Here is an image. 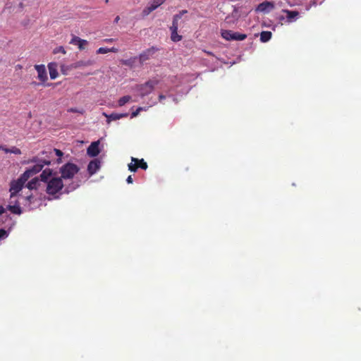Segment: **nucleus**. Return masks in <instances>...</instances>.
<instances>
[{
  "instance_id": "obj_1",
  "label": "nucleus",
  "mask_w": 361,
  "mask_h": 361,
  "mask_svg": "<svg viewBox=\"0 0 361 361\" xmlns=\"http://www.w3.org/2000/svg\"><path fill=\"white\" fill-rule=\"evenodd\" d=\"M28 163H35V164L28 169V170L31 172V173L34 176L38 172H40L44 166L50 165L51 160L50 157L48 156V158H45L44 156L42 155V152L37 157H34L31 160L28 161Z\"/></svg>"
},
{
  "instance_id": "obj_2",
  "label": "nucleus",
  "mask_w": 361,
  "mask_h": 361,
  "mask_svg": "<svg viewBox=\"0 0 361 361\" xmlns=\"http://www.w3.org/2000/svg\"><path fill=\"white\" fill-rule=\"evenodd\" d=\"M80 168L75 164L66 163L59 169L61 178L63 180L72 179L78 173Z\"/></svg>"
},
{
  "instance_id": "obj_3",
  "label": "nucleus",
  "mask_w": 361,
  "mask_h": 361,
  "mask_svg": "<svg viewBox=\"0 0 361 361\" xmlns=\"http://www.w3.org/2000/svg\"><path fill=\"white\" fill-rule=\"evenodd\" d=\"M63 188L64 185L60 177H52L49 179V181L47 183V192L49 195H56Z\"/></svg>"
},
{
  "instance_id": "obj_4",
  "label": "nucleus",
  "mask_w": 361,
  "mask_h": 361,
  "mask_svg": "<svg viewBox=\"0 0 361 361\" xmlns=\"http://www.w3.org/2000/svg\"><path fill=\"white\" fill-rule=\"evenodd\" d=\"M159 83V80L157 78H152L146 82L137 86V90L139 92L142 97L152 93L154 90V87Z\"/></svg>"
},
{
  "instance_id": "obj_5",
  "label": "nucleus",
  "mask_w": 361,
  "mask_h": 361,
  "mask_svg": "<svg viewBox=\"0 0 361 361\" xmlns=\"http://www.w3.org/2000/svg\"><path fill=\"white\" fill-rule=\"evenodd\" d=\"M221 36L224 39H225L228 41H231V40L243 41L247 38V35L245 34L234 32L231 30L222 31Z\"/></svg>"
},
{
  "instance_id": "obj_6",
  "label": "nucleus",
  "mask_w": 361,
  "mask_h": 361,
  "mask_svg": "<svg viewBox=\"0 0 361 361\" xmlns=\"http://www.w3.org/2000/svg\"><path fill=\"white\" fill-rule=\"evenodd\" d=\"M159 50L158 48L155 47H152L151 48L147 49L142 53H141L139 56V60L140 63L143 64L147 61L149 60V59H152L153 55Z\"/></svg>"
},
{
  "instance_id": "obj_7",
  "label": "nucleus",
  "mask_w": 361,
  "mask_h": 361,
  "mask_svg": "<svg viewBox=\"0 0 361 361\" xmlns=\"http://www.w3.org/2000/svg\"><path fill=\"white\" fill-rule=\"evenodd\" d=\"M24 184L19 179L13 180L11 183V199L14 197L23 188Z\"/></svg>"
},
{
  "instance_id": "obj_8",
  "label": "nucleus",
  "mask_w": 361,
  "mask_h": 361,
  "mask_svg": "<svg viewBox=\"0 0 361 361\" xmlns=\"http://www.w3.org/2000/svg\"><path fill=\"white\" fill-rule=\"evenodd\" d=\"M69 43L71 44L78 46L80 51L85 49L86 47L88 45V42L87 40L80 39L77 36H73Z\"/></svg>"
},
{
  "instance_id": "obj_9",
  "label": "nucleus",
  "mask_w": 361,
  "mask_h": 361,
  "mask_svg": "<svg viewBox=\"0 0 361 361\" xmlns=\"http://www.w3.org/2000/svg\"><path fill=\"white\" fill-rule=\"evenodd\" d=\"M101 167V162L99 159H94L90 161L87 165V172L90 176L96 173Z\"/></svg>"
},
{
  "instance_id": "obj_10",
  "label": "nucleus",
  "mask_w": 361,
  "mask_h": 361,
  "mask_svg": "<svg viewBox=\"0 0 361 361\" xmlns=\"http://www.w3.org/2000/svg\"><path fill=\"white\" fill-rule=\"evenodd\" d=\"M35 68L38 73V80L42 81V83L46 82L47 81V71L44 65H35Z\"/></svg>"
},
{
  "instance_id": "obj_11",
  "label": "nucleus",
  "mask_w": 361,
  "mask_h": 361,
  "mask_svg": "<svg viewBox=\"0 0 361 361\" xmlns=\"http://www.w3.org/2000/svg\"><path fill=\"white\" fill-rule=\"evenodd\" d=\"M99 141L92 142L87 149V155L90 156V157H97L100 152L99 149Z\"/></svg>"
},
{
  "instance_id": "obj_12",
  "label": "nucleus",
  "mask_w": 361,
  "mask_h": 361,
  "mask_svg": "<svg viewBox=\"0 0 361 361\" xmlns=\"http://www.w3.org/2000/svg\"><path fill=\"white\" fill-rule=\"evenodd\" d=\"M53 153H54L55 155L59 157L56 162L58 164L61 163V157L63 156V152L59 149H54L52 151H50V152L44 151V152H42V156H44L45 158H47V157L49 156V159H50L51 157H52Z\"/></svg>"
},
{
  "instance_id": "obj_13",
  "label": "nucleus",
  "mask_w": 361,
  "mask_h": 361,
  "mask_svg": "<svg viewBox=\"0 0 361 361\" xmlns=\"http://www.w3.org/2000/svg\"><path fill=\"white\" fill-rule=\"evenodd\" d=\"M274 8V4L273 2L269 1H265L259 4L257 9L260 12H266V11H269V9H273Z\"/></svg>"
},
{
  "instance_id": "obj_14",
  "label": "nucleus",
  "mask_w": 361,
  "mask_h": 361,
  "mask_svg": "<svg viewBox=\"0 0 361 361\" xmlns=\"http://www.w3.org/2000/svg\"><path fill=\"white\" fill-rule=\"evenodd\" d=\"M48 70H49V77L51 79H55L58 76L57 64L51 62L48 64Z\"/></svg>"
},
{
  "instance_id": "obj_15",
  "label": "nucleus",
  "mask_w": 361,
  "mask_h": 361,
  "mask_svg": "<svg viewBox=\"0 0 361 361\" xmlns=\"http://www.w3.org/2000/svg\"><path fill=\"white\" fill-rule=\"evenodd\" d=\"M52 176V170L50 169H47L41 173L39 175V178H41V181L44 183H47L50 178H51Z\"/></svg>"
},
{
  "instance_id": "obj_16",
  "label": "nucleus",
  "mask_w": 361,
  "mask_h": 361,
  "mask_svg": "<svg viewBox=\"0 0 361 361\" xmlns=\"http://www.w3.org/2000/svg\"><path fill=\"white\" fill-rule=\"evenodd\" d=\"M105 116L108 118V122H110V121H117V119H119L123 117H126L128 116V113L125 114H117V113H112L109 115H107L106 114H104Z\"/></svg>"
},
{
  "instance_id": "obj_17",
  "label": "nucleus",
  "mask_w": 361,
  "mask_h": 361,
  "mask_svg": "<svg viewBox=\"0 0 361 361\" xmlns=\"http://www.w3.org/2000/svg\"><path fill=\"white\" fill-rule=\"evenodd\" d=\"M94 63L93 60H87V61H78L73 63V67L74 68H78L83 66H90Z\"/></svg>"
},
{
  "instance_id": "obj_18",
  "label": "nucleus",
  "mask_w": 361,
  "mask_h": 361,
  "mask_svg": "<svg viewBox=\"0 0 361 361\" xmlns=\"http://www.w3.org/2000/svg\"><path fill=\"white\" fill-rule=\"evenodd\" d=\"M283 12L286 14V20L288 23H292L295 17L299 15L298 11H290V10H283Z\"/></svg>"
},
{
  "instance_id": "obj_19",
  "label": "nucleus",
  "mask_w": 361,
  "mask_h": 361,
  "mask_svg": "<svg viewBox=\"0 0 361 361\" xmlns=\"http://www.w3.org/2000/svg\"><path fill=\"white\" fill-rule=\"evenodd\" d=\"M132 161L137 164L138 169L140 168L144 170H147L148 168L147 163L143 159H138L137 158L132 157Z\"/></svg>"
},
{
  "instance_id": "obj_20",
  "label": "nucleus",
  "mask_w": 361,
  "mask_h": 361,
  "mask_svg": "<svg viewBox=\"0 0 361 361\" xmlns=\"http://www.w3.org/2000/svg\"><path fill=\"white\" fill-rule=\"evenodd\" d=\"M8 209L13 214H20L22 213V209L19 204H15L13 205L9 204Z\"/></svg>"
},
{
  "instance_id": "obj_21",
  "label": "nucleus",
  "mask_w": 361,
  "mask_h": 361,
  "mask_svg": "<svg viewBox=\"0 0 361 361\" xmlns=\"http://www.w3.org/2000/svg\"><path fill=\"white\" fill-rule=\"evenodd\" d=\"M271 39V32L262 31L260 35L261 42L266 43Z\"/></svg>"
},
{
  "instance_id": "obj_22",
  "label": "nucleus",
  "mask_w": 361,
  "mask_h": 361,
  "mask_svg": "<svg viewBox=\"0 0 361 361\" xmlns=\"http://www.w3.org/2000/svg\"><path fill=\"white\" fill-rule=\"evenodd\" d=\"M171 31V40L173 42H178L182 39V36L178 35V30H170Z\"/></svg>"
},
{
  "instance_id": "obj_23",
  "label": "nucleus",
  "mask_w": 361,
  "mask_h": 361,
  "mask_svg": "<svg viewBox=\"0 0 361 361\" xmlns=\"http://www.w3.org/2000/svg\"><path fill=\"white\" fill-rule=\"evenodd\" d=\"M33 175L31 173V172L27 169L18 178L23 184H25L28 179L32 176Z\"/></svg>"
},
{
  "instance_id": "obj_24",
  "label": "nucleus",
  "mask_w": 361,
  "mask_h": 361,
  "mask_svg": "<svg viewBox=\"0 0 361 361\" xmlns=\"http://www.w3.org/2000/svg\"><path fill=\"white\" fill-rule=\"evenodd\" d=\"M180 19V14H175L173 17L172 25L170 27V30H178V21Z\"/></svg>"
},
{
  "instance_id": "obj_25",
  "label": "nucleus",
  "mask_w": 361,
  "mask_h": 361,
  "mask_svg": "<svg viewBox=\"0 0 361 361\" xmlns=\"http://www.w3.org/2000/svg\"><path fill=\"white\" fill-rule=\"evenodd\" d=\"M166 0H152L151 1L149 6L154 11L158 6L164 3Z\"/></svg>"
},
{
  "instance_id": "obj_26",
  "label": "nucleus",
  "mask_w": 361,
  "mask_h": 361,
  "mask_svg": "<svg viewBox=\"0 0 361 361\" xmlns=\"http://www.w3.org/2000/svg\"><path fill=\"white\" fill-rule=\"evenodd\" d=\"M130 100H131V96H130V95L123 96L118 99V105L122 106L124 104H126L127 102H130Z\"/></svg>"
},
{
  "instance_id": "obj_27",
  "label": "nucleus",
  "mask_w": 361,
  "mask_h": 361,
  "mask_svg": "<svg viewBox=\"0 0 361 361\" xmlns=\"http://www.w3.org/2000/svg\"><path fill=\"white\" fill-rule=\"evenodd\" d=\"M38 178H34L27 183V187L30 190L36 189L38 185Z\"/></svg>"
},
{
  "instance_id": "obj_28",
  "label": "nucleus",
  "mask_w": 361,
  "mask_h": 361,
  "mask_svg": "<svg viewBox=\"0 0 361 361\" xmlns=\"http://www.w3.org/2000/svg\"><path fill=\"white\" fill-rule=\"evenodd\" d=\"M135 59H136V58H132L130 59L123 60V61H122V63L123 65L132 67L133 66V63H134Z\"/></svg>"
},
{
  "instance_id": "obj_29",
  "label": "nucleus",
  "mask_w": 361,
  "mask_h": 361,
  "mask_svg": "<svg viewBox=\"0 0 361 361\" xmlns=\"http://www.w3.org/2000/svg\"><path fill=\"white\" fill-rule=\"evenodd\" d=\"M152 11H154V9L152 8V6L149 5L147 6V7H145L144 8V10L142 11V15L143 16H148L149 15V13Z\"/></svg>"
},
{
  "instance_id": "obj_30",
  "label": "nucleus",
  "mask_w": 361,
  "mask_h": 361,
  "mask_svg": "<svg viewBox=\"0 0 361 361\" xmlns=\"http://www.w3.org/2000/svg\"><path fill=\"white\" fill-rule=\"evenodd\" d=\"M128 169L132 172H136L138 169V166H137L136 163L132 161L130 164H128Z\"/></svg>"
},
{
  "instance_id": "obj_31",
  "label": "nucleus",
  "mask_w": 361,
  "mask_h": 361,
  "mask_svg": "<svg viewBox=\"0 0 361 361\" xmlns=\"http://www.w3.org/2000/svg\"><path fill=\"white\" fill-rule=\"evenodd\" d=\"M76 187H77V185H66L64 188L63 192L68 193V192L74 190L76 188Z\"/></svg>"
},
{
  "instance_id": "obj_32",
  "label": "nucleus",
  "mask_w": 361,
  "mask_h": 361,
  "mask_svg": "<svg viewBox=\"0 0 361 361\" xmlns=\"http://www.w3.org/2000/svg\"><path fill=\"white\" fill-rule=\"evenodd\" d=\"M109 52V49L106 47H100L97 50V54H104Z\"/></svg>"
},
{
  "instance_id": "obj_33",
  "label": "nucleus",
  "mask_w": 361,
  "mask_h": 361,
  "mask_svg": "<svg viewBox=\"0 0 361 361\" xmlns=\"http://www.w3.org/2000/svg\"><path fill=\"white\" fill-rule=\"evenodd\" d=\"M53 53L54 54L61 53L63 54H66V51H65V49H64V48L63 47H56V49H54Z\"/></svg>"
},
{
  "instance_id": "obj_34",
  "label": "nucleus",
  "mask_w": 361,
  "mask_h": 361,
  "mask_svg": "<svg viewBox=\"0 0 361 361\" xmlns=\"http://www.w3.org/2000/svg\"><path fill=\"white\" fill-rule=\"evenodd\" d=\"M68 111L69 112H73V113H80L82 114L84 113V110L82 109H77V108H70L68 109Z\"/></svg>"
},
{
  "instance_id": "obj_35",
  "label": "nucleus",
  "mask_w": 361,
  "mask_h": 361,
  "mask_svg": "<svg viewBox=\"0 0 361 361\" xmlns=\"http://www.w3.org/2000/svg\"><path fill=\"white\" fill-rule=\"evenodd\" d=\"M10 153L14 154H21V150L16 147H13L11 149Z\"/></svg>"
},
{
  "instance_id": "obj_36",
  "label": "nucleus",
  "mask_w": 361,
  "mask_h": 361,
  "mask_svg": "<svg viewBox=\"0 0 361 361\" xmlns=\"http://www.w3.org/2000/svg\"><path fill=\"white\" fill-rule=\"evenodd\" d=\"M8 236V233L4 228H0V239H4Z\"/></svg>"
},
{
  "instance_id": "obj_37",
  "label": "nucleus",
  "mask_w": 361,
  "mask_h": 361,
  "mask_svg": "<svg viewBox=\"0 0 361 361\" xmlns=\"http://www.w3.org/2000/svg\"><path fill=\"white\" fill-rule=\"evenodd\" d=\"M143 109L142 107H138L135 111H133L132 114H131V117L133 118V117H135L137 116L139 113Z\"/></svg>"
},
{
  "instance_id": "obj_38",
  "label": "nucleus",
  "mask_w": 361,
  "mask_h": 361,
  "mask_svg": "<svg viewBox=\"0 0 361 361\" xmlns=\"http://www.w3.org/2000/svg\"><path fill=\"white\" fill-rule=\"evenodd\" d=\"M0 149L3 150L6 153H10V150H11V149L6 148V147L2 146V145H0Z\"/></svg>"
},
{
  "instance_id": "obj_39",
  "label": "nucleus",
  "mask_w": 361,
  "mask_h": 361,
  "mask_svg": "<svg viewBox=\"0 0 361 361\" xmlns=\"http://www.w3.org/2000/svg\"><path fill=\"white\" fill-rule=\"evenodd\" d=\"M126 181H127V183H133V179L132 176H129L127 178Z\"/></svg>"
},
{
  "instance_id": "obj_40",
  "label": "nucleus",
  "mask_w": 361,
  "mask_h": 361,
  "mask_svg": "<svg viewBox=\"0 0 361 361\" xmlns=\"http://www.w3.org/2000/svg\"><path fill=\"white\" fill-rule=\"evenodd\" d=\"M109 52L116 53V52H118V49L116 47H112V48L109 49Z\"/></svg>"
},
{
  "instance_id": "obj_41",
  "label": "nucleus",
  "mask_w": 361,
  "mask_h": 361,
  "mask_svg": "<svg viewBox=\"0 0 361 361\" xmlns=\"http://www.w3.org/2000/svg\"><path fill=\"white\" fill-rule=\"evenodd\" d=\"M184 13H187V10H181L178 15H180V18H182Z\"/></svg>"
},
{
  "instance_id": "obj_42",
  "label": "nucleus",
  "mask_w": 361,
  "mask_h": 361,
  "mask_svg": "<svg viewBox=\"0 0 361 361\" xmlns=\"http://www.w3.org/2000/svg\"><path fill=\"white\" fill-rule=\"evenodd\" d=\"M285 1H286V2L289 6H294V5L295 4V3H294V2H290L289 0H285Z\"/></svg>"
},
{
  "instance_id": "obj_43",
  "label": "nucleus",
  "mask_w": 361,
  "mask_h": 361,
  "mask_svg": "<svg viewBox=\"0 0 361 361\" xmlns=\"http://www.w3.org/2000/svg\"><path fill=\"white\" fill-rule=\"evenodd\" d=\"M5 212V209L3 206L0 205V214H3Z\"/></svg>"
},
{
  "instance_id": "obj_44",
  "label": "nucleus",
  "mask_w": 361,
  "mask_h": 361,
  "mask_svg": "<svg viewBox=\"0 0 361 361\" xmlns=\"http://www.w3.org/2000/svg\"><path fill=\"white\" fill-rule=\"evenodd\" d=\"M119 20H120L119 16H116V18L114 20V23H118L119 22Z\"/></svg>"
},
{
  "instance_id": "obj_45",
  "label": "nucleus",
  "mask_w": 361,
  "mask_h": 361,
  "mask_svg": "<svg viewBox=\"0 0 361 361\" xmlns=\"http://www.w3.org/2000/svg\"><path fill=\"white\" fill-rule=\"evenodd\" d=\"M114 41V39H104L105 42H112Z\"/></svg>"
},
{
  "instance_id": "obj_46",
  "label": "nucleus",
  "mask_w": 361,
  "mask_h": 361,
  "mask_svg": "<svg viewBox=\"0 0 361 361\" xmlns=\"http://www.w3.org/2000/svg\"><path fill=\"white\" fill-rule=\"evenodd\" d=\"M165 98V96L163 95V94H159V101H161L162 99H164Z\"/></svg>"
},
{
  "instance_id": "obj_47",
  "label": "nucleus",
  "mask_w": 361,
  "mask_h": 361,
  "mask_svg": "<svg viewBox=\"0 0 361 361\" xmlns=\"http://www.w3.org/2000/svg\"><path fill=\"white\" fill-rule=\"evenodd\" d=\"M21 68H23V66L21 65L18 64L16 66V69H21Z\"/></svg>"
},
{
  "instance_id": "obj_48",
  "label": "nucleus",
  "mask_w": 361,
  "mask_h": 361,
  "mask_svg": "<svg viewBox=\"0 0 361 361\" xmlns=\"http://www.w3.org/2000/svg\"><path fill=\"white\" fill-rule=\"evenodd\" d=\"M61 71H62V72H63V74H65V73L63 71V68H61Z\"/></svg>"
},
{
  "instance_id": "obj_49",
  "label": "nucleus",
  "mask_w": 361,
  "mask_h": 361,
  "mask_svg": "<svg viewBox=\"0 0 361 361\" xmlns=\"http://www.w3.org/2000/svg\"><path fill=\"white\" fill-rule=\"evenodd\" d=\"M104 1H105V2H106V3H107V2H109V0H104Z\"/></svg>"
}]
</instances>
